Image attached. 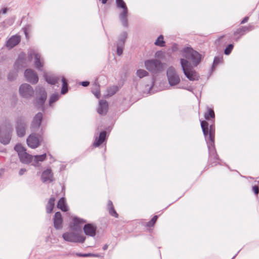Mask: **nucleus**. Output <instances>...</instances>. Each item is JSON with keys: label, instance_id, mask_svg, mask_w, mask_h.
Masks as SVG:
<instances>
[{"label": "nucleus", "instance_id": "obj_44", "mask_svg": "<svg viewBox=\"0 0 259 259\" xmlns=\"http://www.w3.org/2000/svg\"><path fill=\"white\" fill-rule=\"evenodd\" d=\"M16 76V75L15 74H14V76H11V73H10L9 75H8V79L9 80H12L14 79V77H15Z\"/></svg>", "mask_w": 259, "mask_h": 259}, {"label": "nucleus", "instance_id": "obj_21", "mask_svg": "<svg viewBox=\"0 0 259 259\" xmlns=\"http://www.w3.org/2000/svg\"><path fill=\"white\" fill-rule=\"evenodd\" d=\"M106 137V132L105 131L102 132L99 136L97 137L94 141V146L98 147L101 145L105 140Z\"/></svg>", "mask_w": 259, "mask_h": 259}, {"label": "nucleus", "instance_id": "obj_2", "mask_svg": "<svg viewBox=\"0 0 259 259\" xmlns=\"http://www.w3.org/2000/svg\"><path fill=\"white\" fill-rule=\"evenodd\" d=\"M201 126L202 129L205 139L207 143L209 151L208 162L212 166L216 165L219 163V158L217 153L215 145V129L213 125H211L209 128V133H208V123L203 120L201 122Z\"/></svg>", "mask_w": 259, "mask_h": 259}, {"label": "nucleus", "instance_id": "obj_29", "mask_svg": "<svg viewBox=\"0 0 259 259\" xmlns=\"http://www.w3.org/2000/svg\"><path fill=\"white\" fill-rule=\"evenodd\" d=\"M108 207L109 213L113 217L118 218V214L115 211L111 201H109L108 203Z\"/></svg>", "mask_w": 259, "mask_h": 259}, {"label": "nucleus", "instance_id": "obj_45", "mask_svg": "<svg viewBox=\"0 0 259 259\" xmlns=\"http://www.w3.org/2000/svg\"><path fill=\"white\" fill-rule=\"evenodd\" d=\"M90 82L89 81H82L81 82V85L83 87H87L89 85Z\"/></svg>", "mask_w": 259, "mask_h": 259}, {"label": "nucleus", "instance_id": "obj_3", "mask_svg": "<svg viewBox=\"0 0 259 259\" xmlns=\"http://www.w3.org/2000/svg\"><path fill=\"white\" fill-rule=\"evenodd\" d=\"M145 66L148 71L155 74L162 72L165 67L164 64L156 59L146 60Z\"/></svg>", "mask_w": 259, "mask_h": 259}, {"label": "nucleus", "instance_id": "obj_16", "mask_svg": "<svg viewBox=\"0 0 259 259\" xmlns=\"http://www.w3.org/2000/svg\"><path fill=\"white\" fill-rule=\"evenodd\" d=\"M42 119V114L41 113H38L34 117L31 124V128L35 131L38 128L41 122Z\"/></svg>", "mask_w": 259, "mask_h": 259}, {"label": "nucleus", "instance_id": "obj_1", "mask_svg": "<svg viewBox=\"0 0 259 259\" xmlns=\"http://www.w3.org/2000/svg\"><path fill=\"white\" fill-rule=\"evenodd\" d=\"M183 56L184 58L181 59V64L185 75L190 80H198L199 75L193 69L189 61L193 65L197 66L201 61V55L192 48H187L184 49Z\"/></svg>", "mask_w": 259, "mask_h": 259}, {"label": "nucleus", "instance_id": "obj_26", "mask_svg": "<svg viewBox=\"0 0 259 259\" xmlns=\"http://www.w3.org/2000/svg\"><path fill=\"white\" fill-rule=\"evenodd\" d=\"M40 97L37 99V104L41 106L47 99V93L44 89H42L40 91Z\"/></svg>", "mask_w": 259, "mask_h": 259}, {"label": "nucleus", "instance_id": "obj_4", "mask_svg": "<svg viewBox=\"0 0 259 259\" xmlns=\"http://www.w3.org/2000/svg\"><path fill=\"white\" fill-rule=\"evenodd\" d=\"M117 7L122 9V11L119 14V19L122 25L125 27L128 26V9L123 0H116Z\"/></svg>", "mask_w": 259, "mask_h": 259}, {"label": "nucleus", "instance_id": "obj_25", "mask_svg": "<svg viewBox=\"0 0 259 259\" xmlns=\"http://www.w3.org/2000/svg\"><path fill=\"white\" fill-rule=\"evenodd\" d=\"M73 221V225L71 226V228L74 231H77L80 228V225L85 223V221L77 218H74Z\"/></svg>", "mask_w": 259, "mask_h": 259}, {"label": "nucleus", "instance_id": "obj_48", "mask_svg": "<svg viewBox=\"0 0 259 259\" xmlns=\"http://www.w3.org/2000/svg\"><path fill=\"white\" fill-rule=\"evenodd\" d=\"M108 247V245L107 244H105L103 246V249L104 250H105L107 249Z\"/></svg>", "mask_w": 259, "mask_h": 259}, {"label": "nucleus", "instance_id": "obj_18", "mask_svg": "<svg viewBox=\"0 0 259 259\" xmlns=\"http://www.w3.org/2000/svg\"><path fill=\"white\" fill-rule=\"evenodd\" d=\"M20 40L21 37L19 35H13L7 41L6 46L9 48H12L17 45Z\"/></svg>", "mask_w": 259, "mask_h": 259}, {"label": "nucleus", "instance_id": "obj_9", "mask_svg": "<svg viewBox=\"0 0 259 259\" xmlns=\"http://www.w3.org/2000/svg\"><path fill=\"white\" fill-rule=\"evenodd\" d=\"M29 56L32 58L34 57V64L35 67L39 70H42L44 64V59L40 55L34 50H31L29 52Z\"/></svg>", "mask_w": 259, "mask_h": 259}, {"label": "nucleus", "instance_id": "obj_15", "mask_svg": "<svg viewBox=\"0 0 259 259\" xmlns=\"http://www.w3.org/2000/svg\"><path fill=\"white\" fill-rule=\"evenodd\" d=\"M27 143L29 147L33 149L36 148L39 145L38 138L33 134L29 136L27 139Z\"/></svg>", "mask_w": 259, "mask_h": 259}, {"label": "nucleus", "instance_id": "obj_20", "mask_svg": "<svg viewBox=\"0 0 259 259\" xmlns=\"http://www.w3.org/2000/svg\"><path fill=\"white\" fill-rule=\"evenodd\" d=\"M11 140L10 132L5 133L0 131V142L4 145L8 144Z\"/></svg>", "mask_w": 259, "mask_h": 259}, {"label": "nucleus", "instance_id": "obj_33", "mask_svg": "<svg viewBox=\"0 0 259 259\" xmlns=\"http://www.w3.org/2000/svg\"><path fill=\"white\" fill-rule=\"evenodd\" d=\"M118 90V88L117 86L114 85L108 89L107 92L108 95L110 96L113 95L115 94Z\"/></svg>", "mask_w": 259, "mask_h": 259}, {"label": "nucleus", "instance_id": "obj_32", "mask_svg": "<svg viewBox=\"0 0 259 259\" xmlns=\"http://www.w3.org/2000/svg\"><path fill=\"white\" fill-rule=\"evenodd\" d=\"M46 158V154H44L40 155H35L33 156V160H34L35 162H38V161H43Z\"/></svg>", "mask_w": 259, "mask_h": 259}, {"label": "nucleus", "instance_id": "obj_41", "mask_svg": "<svg viewBox=\"0 0 259 259\" xmlns=\"http://www.w3.org/2000/svg\"><path fill=\"white\" fill-rule=\"evenodd\" d=\"M221 61V59L218 57H215L214 59L213 66H215L217 65Z\"/></svg>", "mask_w": 259, "mask_h": 259}, {"label": "nucleus", "instance_id": "obj_37", "mask_svg": "<svg viewBox=\"0 0 259 259\" xmlns=\"http://www.w3.org/2000/svg\"><path fill=\"white\" fill-rule=\"evenodd\" d=\"M59 99V95L58 94H53L51 96L50 99L49 104L50 106H52V104L55 102L57 101Z\"/></svg>", "mask_w": 259, "mask_h": 259}, {"label": "nucleus", "instance_id": "obj_10", "mask_svg": "<svg viewBox=\"0 0 259 259\" xmlns=\"http://www.w3.org/2000/svg\"><path fill=\"white\" fill-rule=\"evenodd\" d=\"M19 93L23 98L28 99L33 96L34 91L31 86L27 83H24L19 88Z\"/></svg>", "mask_w": 259, "mask_h": 259}, {"label": "nucleus", "instance_id": "obj_27", "mask_svg": "<svg viewBox=\"0 0 259 259\" xmlns=\"http://www.w3.org/2000/svg\"><path fill=\"white\" fill-rule=\"evenodd\" d=\"M57 207L63 211H67L68 207L67 206L66 201L64 198H61L58 201Z\"/></svg>", "mask_w": 259, "mask_h": 259}, {"label": "nucleus", "instance_id": "obj_34", "mask_svg": "<svg viewBox=\"0 0 259 259\" xmlns=\"http://www.w3.org/2000/svg\"><path fill=\"white\" fill-rule=\"evenodd\" d=\"M137 75L140 78H143L145 76H147L149 75V73L145 70L139 69L137 71Z\"/></svg>", "mask_w": 259, "mask_h": 259}, {"label": "nucleus", "instance_id": "obj_22", "mask_svg": "<svg viewBox=\"0 0 259 259\" xmlns=\"http://www.w3.org/2000/svg\"><path fill=\"white\" fill-rule=\"evenodd\" d=\"M126 37H127L126 32H123L121 35L120 39L119 40V42L117 45V53L119 56L121 55L122 53V48L119 46V45H121V46L123 45Z\"/></svg>", "mask_w": 259, "mask_h": 259}, {"label": "nucleus", "instance_id": "obj_47", "mask_svg": "<svg viewBox=\"0 0 259 259\" xmlns=\"http://www.w3.org/2000/svg\"><path fill=\"white\" fill-rule=\"evenodd\" d=\"M26 169H24V168H22L19 171V175H22L24 174L25 172H26Z\"/></svg>", "mask_w": 259, "mask_h": 259}, {"label": "nucleus", "instance_id": "obj_24", "mask_svg": "<svg viewBox=\"0 0 259 259\" xmlns=\"http://www.w3.org/2000/svg\"><path fill=\"white\" fill-rule=\"evenodd\" d=\"M108 106V103L106 101H101L98 109V113L100 114H105L107 110Z\"/></svg>", "mask_w": 259, "mask_h": 259}, {"label": "nucleus", "instance_id": "obj_6", "mask_svg": "<svg viewBox=\"0 0 259 259\" xmlns=\"http://www.w3.org/2000/svg\"><path fill=\"white\" fill-rule=\"evenodd\" d=\"M166 74L168 82L170 85L175 86L180 83L181 81L180 77L176 69L173 66H170L168 68Z\"/></svg>", "mask_w": 259, "mask_h": 259}, {"label": "nucleus", "instance_id": "obj_46", "mask_svg": "<svg viewBox=\"0 0 259 259\" xmlns=\"http://www.w3.org/2000/svg\"><path fill=\"white\" fill-rule=\"evenodd\" d=\"M163 53L162 52H156L155 55L157 57H160L161 56L163 55Z\"/></svg>", "mask_w": 259, "mask_h": 259}, {"label": "nucleus", "instance_id": "obj_12", "mask_svg": "<svg viewBox=\"0 0 259 259\" xmlns=\"http://www.w3.org/2000/svg\"><path fill=\"white\" fill-rule=\"evenodd\" d=\"M17 132L18 136L23 137L25 134V121L23 118L20 117L17 121Z\"/></svg>", "mask_w": 259, "mask_h": 259}, {"label": "nucleus", "instance_id": "obj_30", "mask_svg": "<svg viewBox=\"0 0 259 259\" xmlns=\"http://www.w3.org/2000/svg\"><path fill=\"white\" fill-rule=\"evenodd\" d=\"M62 82V94H65L68 92V83L67 80L63 76L61 77Z\"/></svg>", "mask_w": 259, "mask_h": 259}, {"label": "nucleus", "instance_id": "obj_42", "mask_svg": "<svg viewBox=\"0 0 259 259\" xmlns=\"http://www.w3.org/2000/svg\"><path fill=\"white\" fill-rule=\"evenodd\" d=\"M9 9L7 8H3L1 11H0V14H6L8 11Z\"/></svg>", "mask_w": 259, "mask_h": 259}, {"label": "nucleus", "instance_id": "obj_8", "mask_svg": "<svg viewBox=\"0 0 259 259\" xmlns=\"http://www.w3.org/2000/svg\"><path fill=\"white\" fill-rule=\"evenodd\" d=\"M253 29V26L250 24L246 26H240L234 32L233 39L235 41H238L246 32L250 31Z\"/></svg>", "mask_w": 259, "mask_h": 259}, {"label": "nucleus", "instance_id": "obj_23", "mask_svg": "<svg viewBox=\"0 0 259 259\" xmlns=\"http://www.w3.org/2000/svg\"><path fill=\"white\" fill-rule=\"evenodd\" d=\"M45 78L46 81L51 84L58 83L60 79V77L55 75H46Z\"/></svg>", "mask_w": 259, "mask_h": 259}, {"label": "nucleus", "instance_id": "obj_36", "mask_svg": "<svg viewBox=\"0 0 259 259\" xmlns=\"http://www.w3.org/2000/svg\"><path fill=\"white\" fill-rule=\"evenodd\" d=\"M92 92L97 98H99L100 95L99 86L97 84H94L92 89Z\"/></svg>", "mask_w": 259, "mask_h": 259}, {"label": "nucleus", "instance_id": "obj_31", "mask_svg": "<svg viewBox=\"0 0 259 259\" xmlns=\"http://www.w3.org/2000/svg\"><path fill=\"white\" fill-rule=\"evenodd\" d=\"M155 45L157 46L163 47L165 45V41L163 35H160L155 42Z\"/></svg>", "mask_w": 259, "mask_h": 259}, {"label": "nucleus", "instance_id": "obj_17", "mask_svg": "<svg viewBox=\"0 0 259 259\" xmlns=\"http://www.w3.org/2000/svg\"><path fill=\"white\" fill-rule=\"evenodd\" d=\"M83 230L87 235L94 237L96 235V227L91 224H88L84 225Z\"/></svg>", "mask_w": 259, "mask_h": 259}, {"label": "nucleus", "instance_id": "obj_38", "mask_svg": "<svg viewBox=\"0 0 259 259\" xmlns=\"http://www.w3.org/2000/svg\"><path fill=\"white\" fill-rule=\"evenodd\" d=\"M233 48H234L233 45L230 44V45H228V47L225 50V52H224L225 54L226 55H229L231 53Z\"/></svg>", "mask_w": 259, "mask_h": 259}, {"label": "nucleus", "instance_id": "obj_5", "mask_svg": "<svg viewBox=\"0 0 259 259\" xmlns=\"http://www.w3.org/2000/svg\"><path fill=\"white\" fill-rule=\"evenodd\" d=\"M18 154L20 161L24 163H29L33 160V156L26 152V150L21 144H17L14 148Z\"/></svg>", "mask_w": 259, "mask_h": 259}, {"label": "nucleus", "instance_id": "obj_11", "mask_svg": "<svg viewBox=\"0 0 259 259\" xmlns=\"http://www.w3.org/2000/svg\"><path fill=\"white\" fill-rule=\"evenodd\" d=\"M27 80L32 84H35L38 82V77L36 73L32 69H26L24 73Z\"/></svg>", "mask_w": 259, "mask_h": 259}, {"label": "nucleus", "instance_id": "obj_50", "mask_svg": "<svg viewBox=\"0 0 259 259\" xmlns=\"http://www.w3.org/2000/svg\"><path fill=\"white\" fill-rule=\"evenodd\" d=\"M25 33L26 37L27 38H28V33H27V32L25 31Z\"/></svg>", "mask_w": 259, "mask_h": 259}, {"label": "nucleus", "instance_id": "obj_49", "mask_svg": "<svg viewBox=\"0 0 259 259\" xmlns=\"http://www.w3.org/2000/svg\"><path fill=\"white\" fill-rule=\"evenodd\" d=\"M107 1L108 0H102V2L103 4H106L107 3Z\"/></svg>", "mask_w": 259, "mask_h": 259}, {"label": "nucleus", "instance_id": "obj_43", "mask_svg": "<svg viewBox=\"0 0 259 259\" xmlns=\"http://www.w3.org/2000/svg\"><path fill=\"white\" fill-rule=\"evenodd\" d=\"M248 19H249V17L248 16H246L244 18V19L241 21L240 23L241 24H244L248 21Z\"/></svg>", "mask_w": 259, "mask_h": 259}, {"label": "nucleus", "instance_id": "obj_19", "mask_svg": "<svg viewBox=\"0 0 259 259\" xmlns=\"http://www.w3.org/2000/svg\"><path fill=\"white\" fill-rule=\"evenodd\" d=\"M62 215L60 212H57L55 214L54 219V223L55 227L59 229L62 227Z\"/></svg>", "mask_w": 259, "mask_h": 259}, {"label": "nucleus", "instance_id": "obj_35", "mask_svg": "<svg viewBox=\"0 0 259 259\" xmlns=\"http://www.w3.org/2000/svg\"><path fill=\"white\" fill-rule=\"evenodd\" d=\"M158 219L157 215H154L153 218L146 224V226L147 227H153L155 225L157 220Z\"/></svg>", "mask_w": 259, "mask_h": 259}, {"label": "nucleus", "instance_id": "obj_40", "mask_svg": "<svg viewBox=\"0 0 259 259\" xmlns=\"http://www.w3.org/2000/svg\"><path fill=\"white\" fill-rule=\"evenodd\" d=\"M252 191H253V192L254 193V194L256 195H257L258 194V193H259L258 187L257 186H254L252 187Z\"/></svg>", "mask_w": 259, "mask_h": 259}, {"label": "nucleus", "instance_id": "obj_14", "mask_svg": "<svg viewBox=\"0 0 259 259\" xmlns=\"http://www.w3.org/2000/svg\"><path fill=\"white\" fill-rule=\"evenodd\" d=\"M41 179L43 182H51L54 180L53 174L51 169H47L41 174Z\"/></svg>", "mask_w": 259, "mask_h": 259}, {"label": "nucleus", "instance_id": "obj_28", "mask_svg": "<svg viewBox=\"0 0 259 259\" xmlns=\"http://www.w3.org/2000/svg\"><path fill=\"white\" fill-rule=\"evenodd\" d=\"M55 199L54 197H51L49 200L46 207V209L48 213H51L53 211L55 205Z\"/></svg>", "mask_w": 259, "mask_h": 259}, {"label": "nucleus", "instance_id": "obj_7", "mask_svg": "<svg viewBox=\"0 0 259 259\" xmlns=\"http://www.w3.org/2000/svg\"><path fill=\"white\" fill-rule=\"evenodd\" d=\"M62 237L65 241L72 242L83 243L85 239V237L84 236L72 232L64 233Z\"/></svg>", "mask_w": 259, "mask_h": 259}, {"label": "nucleus", "instance_id": "obj_13", "mask_svg": "<svg viewBox=\"0 0 259 259\" xmlns=\"http://www.w3.org/2000/svg\"><path fill=\"white\" fill-rule=\"evenodd\" d=\"M204 117L206 120L209 121L210 123L207 121L208 123V133H209L210 126L211 125H213L214 126V118H215V114L214 111L212 109L208 108V110L205 113ZM206 122V121H205Z\"/></svg>", "mask_w": 259, "mask_h": 259}, {"label": "nucleus", "instance_id": "obj_39", "mask_svg": "<svg viewBox=\"0 0 259 259\" xmlns=\"http://www.w3.org/2000/svg\"><path fill=\"white\" fill-rule=\"evenodd\" d=\"M77 255L79 256H83V257H87V256L99 257L100 256V255L99 254H92V253L83 254H77Z\"/></svg>", "mask_w": 259, "mask_h": 259}]
</instances>
